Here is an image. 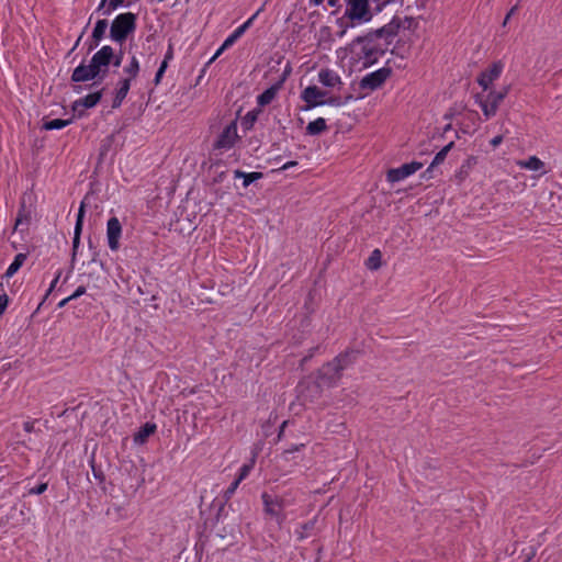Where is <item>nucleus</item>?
I'll use <instances>...</instances> for the list:
<instances>
[{"label":"nucleus","mask_w":562,"mask_h":562,"mask_svg":"<svg viewBox=\"0 0 562 562\" xmlns=\"http://www.w3.org/2000/svg\"><path fill=\"white\" fill-rule=\"evenodd\" d=\"M385 29H379L374 32L368 33L364 36H359L350 44L351 52L355 53L360 59H363V66H369L378 61L384 54V48L379 43L383 37Z\"/></svg>","instance_id":"nucleus-1"},{"label":"nucleus","mask_w":562,"mask_h":562,"mask_svg":"<svg viewBox=\"0 0 562 562\" xmlns=\"http://www.w3.org/2000/svg\"><path fill=\"white\" fill-rule=\"evenodd\" d=\"M345 14L353 25H363L373 18L370 0H345Z\"/></svg>","instance_id":"nucleus-2"},{"label":"nucleus","mask_w":562,"mask_h":562,"mask_svg":"<svg viewBox=\"0 0 562 562\" xmlns=\"http://www.w3.org/2000/svg\"><path fill=\"white\" fill-rule=\"evenodd\" d=\"M487 93H480L476 95V102L479 103L484 116L490 119L494 116L498 110L499 104L506 98L509 92V86L502 88L501 90H487Z\"/></svg>","instance_id":"nucleus-3"},{"label":"nucleus","mask_w":562,"mask_h":562,"mask_svg":"<svg viewBox=\"0 0 562 562\" xmlns=\"http://www.w3.org/2000/svg\"><path fill=\"white\" fill-rule=\"evenodd\" d=\"M135 14L131 12L119 14L110 29L111 38L119 43L124 42L127 35L135 30Z\"/></svg>","instance_id":"nucleus-4"},{"label":"nucleus","mask_w":562,"mask_h":562,"mask_svg":"<svg viewBox=\"0 0 562 562\" xmlns=\"http://www.w3.org/2000/svg\"><path fill=\"white\" fill-rule=\"evenodd\" d=\"M351 357L352 353H342L325 364L321 370L322 378L326 379L330 385L335 384L340 378L341 371L351 363Z\"/></svg>","instance_id":"nucleus-5"},{"label":"nucleus","mask_w":562,"mask_h":562,"mask_svg":"<svg viewBox=\"0 0 562 562\" xmlns=\"http://www.w3.org/2000/svg\"><path fill=\"white\" fill-rule=\"evenodd\" d=\"M325 97H326V92L321 90L316 86L306 87L301 94L302 100L307 103L306 109H312V108L323 105V104H331V105L340 104L338 98H331L329 100H324Z\"/></svg>","instance_id":"nucleus-6"},{"label":"nucleus","mask_w":562,"mask_h":562,"mask_svg":"<svg viewBox=\"0 0 562 562\" xmlns=\"http://www.w3.org/2000/svg\"><path fill=\"white\" fill-rule=\"evenodd\" d=\"M113 58V48L111 46L105 45L92 56L90 63L97 71V74H102V77H104V75L108 71V67L112 63Z\"/></svg>","instance_id":"nucleus-7"},{"label":"nucleus","mask_w":562,"mask_h":562,"mask_svg":"<svg viewBox=\"0 0 562 562\" xmlns=\"http://www.w3.org/2000/svg\"><path fill=\"white\" fill-rule=\"evenodd\" d=\"M390 68H380L371 74L364 76L360 81V88L369 91H373L380 88L385 80L390 77Z\"/></svg>","instance_id":"nucleus-8"},{"label":"nucleus","mask_w":562,"mask_h":562,"mask_svg":"<svg viewBox=\"0 0 562 562\" xmlns=\"http://www.w3.org/2000/svg\"><path fill=\"white\" fill-rule=\"evenodd\" d=\"M503 68V64L501 61H496L479 75L477 83L483 91H487L492 88L493 82L501 77Z\"/></svg>","instance_id":"nucleus-9"},{"label":"nucleus","mask_w":562,"mask_h":562,"mask_svg":"<svg viewBox=\"0 0 562 562\" xmlns=\"http://www.w3.org/2000/svg\"><path fill=\"white\" fill-rule=\"evenodd\" d=\"M422 168H423L422 162L412 161L409 164H404L398 168L390 169L387 171L386 178H387V181H390V182H398V181H402V180L406 179L407 177L414 175Z\"/></svg>","instance_id":"nucleus-10"},{"label":"nucleus","mask_w":562,"mask_h":562,"mask_svg":"<svg viewBox=\"0 0 562 562\" xmlns=\"http://www.w3.org/2000/svg\"><path fill=\"white\" fill-rule=\"evenodd\" d=\"M122 236V225L117 217H111L106 224V239L111 250L116 251L120 248V238Z\"/></svg>","instance_id":"nucleus-11"},{"label":"nucleus","mask_w":562,"mask_h":562,"mask_svg":"<svg viewBox=\"0 0 562 562\" xmlns=\"http://www.w3.org/2000/svg\"><path fill=\"white\" fill-rule=\"evenodd\" d=\"M237 138V126L235 123H231L223 130V132L218 136L215 143V147L220 149H229L234 146Z\"/></svg>","instance_id":"nucleus-12"},{"label":"nucleus","mask_w":562,"mask_h":562,"mask_svg":"<svg viewBox=\"0 0 562 562\" xmlns=\"http://www.w3.org/2000/svg\"><path fill=\"white\" fill-rule=\"evenodd\" d=\"M102 91H95L74 102L72 109L78 113V116H83L85 109H91L95 106L101 100Z\"/></svg>","instance_id":"nucleus-13"},{"label":"nucleus","mask_w":562,"mask_h":562,"mask_svg":"<svg viewBox=\"0 0 562 562\" xmlns=\"http://www.w3.org/2000/svg\"><path fill=\"white\" fill-rule=\"evenodd\" d=\"M516 165L521 169H527L530 171L538 172V177L546 175L548 169L546 168V164L539 159L537 156H530L524 160H517Z\"/></svg>","instance_id":"nucleus-14"},{"label":"nucleus","mask_w":562,"mask_h":562,"mask_svg":"<svg viewBox=\"0 0 562 562\" xmlns=\"http://www.w3.org/2000/svg\"><path fill=\"white\" fill-rule=\"evenodd\" d=\"M98 76L99 75L92 67L91 63L89 65L81 64L75 68L71 75V80L75 82L89 81L97 78Z\"/></svg>","instance_id":"nucleus-15"},{"label":"nucleus","mask_w":562,"mask_h":562,"mask_svg":"<svg viewBox=\"0 0 562 562\" xmlns=\"http://www.w3.org/2000/svg\"><path fill=\"white\" fill-rule=\"evenodd\" d=\"M131 88V81L121 78L116 85L115 89V95L113 99L112 108H119L121 106L123 100L126 98L128 90Z\"/></svg>","instance_id":"nucleus-16"},{"label":"nucleus","mask_w":562,"mask_h":562,"mask_svg":"<svg viewBox=\"0 0 562 562\" xmlns=\"http://www.w3.org/2000/svg\"><path fill=\"white\" fill-rule=\"evenodd\" d=\"M31 211L27 210L24 204H22L15 218L14 231H27L31 223Z\"/></svg>","instance_id":"nucleus-17"},{"label":"nucleus","mask_w":562,"mask_h":562,"mask_svg":"<svg viewBox=\"0 0 562 562\" xmlns=\"http://www.w3.org/2000/svg\"><path fill=\"white\" fill-rule=\"evenodd\" d=\"M139 72V61L135 55L131 56L128 64L123 67V79L134 80Z\"/></svg>","instance_id":"nucleus-18"},{"label":"nucleus","mask_w":562,"mask_h":562,"mask_svg":"<svg viewBox=\"0 0 562 562\" xmlns=\"http://www.w3.org/2000/svg\"><path fill=\"white\" fill-rule=\"evenodd\" d=\"M319 82L326 87H336L340 83V77L330 69H322L318 74Z\"/></svg>","instance_id":"nucleus-19"},{"label":"nucleus","mask_w":562,"mask_h":562,"mask_svg":"<svg viewBox=\"0 0 562 562\" xmlns=\"http://www.w3.org/2000/svg\"><path fill=\"white\" fill-rule=\"evenodd\" d=\"M262 498H263L266 512L269 515L273 516L279 524H281L284 519V517L281 514L282 509L278 508V506L276 505L277 503L269 495L263 494Z\"/></svg>","instance_id":"nucleus-20"},{"label":"nucleus","mask_w":562,"mask_h":562,"mask_svg":"<svg viewBox=\"0 0 562 562\" xmlns=\"http://www.w3.org/2000/svg\"><path fill=\"white\" fill-rule=\"evenodd\" d=\"M279 91V86H272L265 90L261 94L257 97V103L260 106H266L270 104L274 98L277 97V93Z\"/></svg>","instance_id":"nucleus-21"},{"label":"nucleus","mask_w":562,"mask_h":562,"mask_svg":"<svg viewBox=\"0 0 562 562\" xmlns=\"http://www.w3.org/2000/svg\"><path fill=\"white\" fill-rule=\"evenodd\" d=\"M156 430L155 424L146 423L134 436V441L136 443H144L147 438L153 435Z\"/></svg>","instance_id":"nucleus-22"},{"label":"nucleus","mask_w":562,"mask_h":562,"mask_svg":"<svg viewBox=\"0 0 562 562\" xmlns=\"http://www.w3.org/2000/svg\"><path fill=\"white\" fill-rule=\"evenodd\" d=\"M327 130V124L325 119L318 117L312 122H310L306 126V133L310 135H318Z\"/></svg>","instance_id":"nucleus-23"},{"label":"nucleus","mask_w":562,"mask_h":562,"mask_svg":"<svg viewBox=\"0 0 562 562\" xmlns=\"http://www.w3.org/2000/svg\"><path fill=\"white\" fill-rule=\"evenodd\" d=\"M25 259H26V255L25 254H22V252L18 254L14 257L13 262L7 269V271H5L3 277L8 278V279L13 277L18 272V270L22 267V265L24 263Z\"/></svg>","instance_id":"nucleus-24"},{"label":"nucleus","mask_w":562,"mask_h":562,"mask_svg":"<svg viewBox=\"0 0 562 562\" xmlns=\"http://www.w3.org/2000/svg\"><path fill=\"white\" fill-rule=\"evenodd\" d=\"M336 24L339 27L336 35L340 38L347 34L349 29L357 26V25L351 24L350 19L347 18L345 13L342 14V16H340L336 20Z\"/></svg>","instance_id":"nucleus-25"},{"label":"nucleus","mask_w":562,"mask_h":562,"mask_svg":"<svg viewBox=\"0 0 562 562\" xmlns=\"http://www.w3.org/2000/svg\"><path fill=\"white\" fill-rule=\"evenodd\" d=\"M382 254L379 249H374L368 258L366 266L370 270H378L381 267Z\"/></svg>","instance_id":"nucleus-26"},{"label":"nucleus","mask_w":562,"mask_h":562,"mask_svg":"<svg viewBox=\"0 0 562 562\" xmlns=\"http://www.w3.org/2000/svg\"><path fill=\"white\" fill-rule=\"evenodd\" d=\"M71 123L70 120L54 119L43 124V128L46 131L60 130L68 126Z\"/></svg>","instance_id":"nucleus-27"},{"label":"nucleus","mask_w":562,"mask_h":562,"mask_svg":"<svg viewBox=\"0 0 562 562\" xmlns=\"http://www.w3.org/2000/svg\"><path fill=\"white\" fill-rule=\"evenodd\" d=\"M235 177L236 178H244V187H248L251 182H254L255 180L261 178V173L260 172H250V173H245L243 171H239V170H236L235 171Z\"/></svg>","instance_id":"nucleus-28"},{"label":"nucleus","mask_w":562,"mask_h":562,"mask_svg":"<svg viewBox=\"0 0 562 562\" xmlns=\"http://www.w3.org/2000/svg\"><path fill=\"white\" fill-rule=\"evenodd\" d=\"M108 27V22L105 20H99L95 23V26L92 32V37L99 42L103 36Z\"/></svg>","instance_id":"nucleus-29"},{"label":"nucleus","mask_w":562,"mask_h":562,"mask_svg":"<svg viewBox=\"0 0 562 562\" xmlns=\"http://www.w3.org/2000/svg\"><path fill=\"white\" fill-rule=\"evenodd\" d=\"M452 146L453 143H450L447 146H445L439 153H437L428 170H430L432 167L437 165H440L445 160L447 154L449 153Z\"/></svg>","instance_id":"nucleus-30"},{"label":"nucleus","mask_w":562,"mask_h":562,"mask_svg":"<svg viewBox=\"0 0 562 562\" xmlns=\"http://www.w3.org/2000/svg\"><path fill=\"white\" fill-rule=\"evenodd\" d=\"M254 464H255V458H252V459H251V461H250L249 463L244 464V465L240 468V472H239L238 477H237V480H238L239 482H241L243 480H245V479L248 476L249 472H250V471L252 470V468H254Z\"/></svg>","instance_id":"nucleus-31"},{"label":"nucleus","mask_w":562,"mask_h":562,"mask_svg":"<svg viewBox=\"0 0 562 562\" xmlns=\"http://www.w3.org/2000/svg\"><path fill=\"white\" fill-rule=\"evenodd\" d=\"M240 484V482L236 479L231 485L225 491L224 493V497L226 501H228L235 493V491L237 490L238 485Z\"/></svg>","instance_id":"nucleus-32"},{"label":"nucleus","mask_w":562,"mask_h":562,"mask_svg":"<svg viewBox=\"0 0 562 562\" xmlns=\"http://www.w3.org/2000/svg\"><path fill=\"white\" fill-rule=\"evenodd\" d=\"M132 0H110L109 8L104 12L105 14H109L112 10L116 9L117 7L130 3Z\"/></svg>","instance_id":"nucleus-33"},{"label":"nucleus","mask_w":562,"mask_h":562,"mask_svg":"<svg viewBox=\"0 0 562 562\" xmlns=\"http://www.w3.org/2000/svg\"><path fill=\"white\" fill-rule=\"evenodd\" d=\"M168 65H167V60H162L160 67L158 68L157 72H156V76H155V83L158 85L167 69Z\"/></svg>","instance_id":"nucleus-34"},{"label":"nucleus","mask_w":562,"mask_h":562,"mask_svg":"<svg viewBox=\"0 0 562 562\" xmlns=\"http://www.w3.org/2000/svg\"><path fill=\"white\" fill-rule=\"evenodd\" d=\"M81 229L82 228H80V224L75 226V234H74V240H72L74 254L76 252V250L79 246V243H80Z\"/></svg>","instance_id":"nucleus-35"},{"label":"nucleus","mask_w":562,"mask_h":562,"mask_svg":"<svg viewBox=\"0 0 562 562\" xmlns=\"http://www.w3.org/2000/svg\"><path fill=\"white\" fill-rule=\"evenodd\" d=\"M9 304V297L8 295L3 292L2 294H0V316L3 314V312L5 311L7 306Z\"/></svg>","instance_id":"nucleus-36"},{"label":"nucleus","mask_w":562,"mask_h":562,"mask_svg":"<svg viewBox=\"0 0 562 562\" xmlns=\"http://www.w3.org/2000/svg\"><path fill=\"white\" fill-rule=\"evenodd\" d=\"M237 40H238V38H236V37L234 36V34L232 33V34H231V35H229V36L224 41V43L222 44V49H227V48H229L231 46H233V45L236 43V41H237Z\"/></svg>","instance_id":"nucleus-37"},{"label":"nucleus","mask_w":562,"mask_h":562,"mask_svg":"<svg viewBox=\"0 0 562 562\" xmlns=\"http://www.w3.org/2000/svg\"><path fill=\"white\" fill-rule=\"evenodd\" d=\"M277 504L278 508L283 509L288 505H290V501L285 497H274L272 498Z\"/></svg>","instance_id":"nucleus-38"},{"label":"nucleus","mask_w":562,"mask_h":562,"mask_svg":"<svg viewBox=\"0 0 562 562\" xmlns=\"http://www.w3.org/2000/svg\"><path fill=\"white\" fill-rule=\"evenodd\" d=\"M46 490H47V483H41L40 485L31 488L30 493L40 495V494H43Z\"/></svg>","instance_id":"nucleus-39"},{"label":"nucleus","mask_w":562,"mask_h":562,"mask_svg":"<svg viewBox=\"0 0 562 562\" xmlns=\"http://www.w3.org/2000/svg\"><path fill=\"white\" fill-rule=\"evenodd\" d=\"M83 216H85V203L82 202L79 207L78 215H77V222H76V225L80 224V228H82Z\"/></svg>","instance_id":"nucleus-40"},{"label":"nucleus","mask_w":562,"mask_h":562,"mask_svg":"<svg viewBox=\"0 0 562 562\" xmlns=\"http://www.w3.org/2000/svg\"><path fill=\"white\" fill-rule=\"evenodd\" d=\"M247 30V24L243 23L233 32V34L236 38H240Z\"/></svg>","instance_id":"nucleus-41"},{"label":"nucleus","mask_w":562,"mask_h":562,"mask_svg":"<svg viewBox=\"0 0 562 562\" xmlns=\"http://www.w3.org/2000/svg\"><path fill=\"white\" fill-rule=\"evenodd\" d=\"M85 293H86V288L78 286L77 290L71 295H69V299H72V300L78 299L79 296H81Z\"/></svg>","instance_id":"nucleus-42"},{"label":"nucleus","mask_w":562,"mask_h":562,"mask_svg":"<svg viewBox=\"0 0 562 562\" xmlns=\"http://www.w3.org/2000/svg\"><path fill=\"white\" fill-rule=\"evenodd\" d=\"M303 447H304V445H296V446H294L293 448L285 450V451L283 452V457H284L285 459H288V456H289L290 453H292V452H294V451H299V450H300L301 448H303Z\"/></svg>","instance_id":"nucleus-43"},{"label":"nucleus","mask_w":562,"mask_h":562,"mask_svg":"<svg viewBox=\"0 0 562 562\" xmlns=\"http://www.w3.org/2000/svg\"><path fill=\"white\" fill-rule=\"evenodd\" d=\"M122 57H123L122 50L117 55L114 54V58L111 64H113L115 67H119L122 63Z\"/></svg>","instance_id":"nucleus-44"},{"label":"nucleus","mask_w":562,"mask_h":562,"mask_svg":"<svg viewBox=\"0 0 562 562\" xmlns=\"http://www.w3.org/2000/svg\"><path fill=\"white\" fill-rule=\"evenodd\" d=\"M503 142V137L501 135H497L491 139V145L493 147H497Z\"/></svg>","instance_id":"nucleus-45"},{"label":"nucleus","mask_w":562,"mask_h":562,"mask_svg":"<svg viewBox=\"0 0 562 562\" xmlns=\"http://www.w3.org/2000/svg\"><path fill=\"white\" fill-rule=\"evenodd\" d=\"M259 15V12H255L246 22H244V24H247V29H249L254 21L257 19V16Z\"/></svg>","instance_id":"nucleus-46"},{"label":"nucleus","mask_w":562,"mask_h":562,"mask_svg":"<svg viewBox=\"0 0 562 562\" xmlns=\"http://www.w3.org/2000/svg\"><path fill=\"white\" fill-rule=\"evenodd\" d=\"M296 165H297V162H296V161H294V160H292V161H288V162H286V164H284L280 169H281V170H286V169H289V168H291V167H294V166H296Z\"/></svg>","instance_id":"nucleus-47"},{"label":"nucleus","mask_w":562,"mask_h":562,"mask_svg":"<svg viewBox=\"0 0 562 562\" xmlns=\"http://www.w3.org/2000/svg\"><path fill=\"white\" fill-rule=\"evenodd\" d=\"M225 49H222V45L220 46V48L216 50V53L214 54V56L211 58L210 63L214 61L218 56H221L223 54Z\"/></svg>","instance_id":"nucleus-48"},{"label":"nucleus","mask_w":562,"mask_h":562,"mask_svg":"<svg viewBox=\"0 0 562 562\" xmlns=\"http://www.w3.org/2000/svg\"><path fill=\"white\" fill-rule=\"evenodd\" d=\"M72 301V299H69V296H67L66 299L61 300L59 303H58V307H64L68 302Z\"/></svg>","instance_id":"nucleus-49"},{"label":"nucleus","mask_w":562,"mask_h":562,"mask_svg":"<svg viewBox=\"0 0 562 562\" xmlns=\"http://www.w3.org/2000/svg\"><path fill=\"white\" fill-rule=\"evenodd\" d=\"M171 58H172V48H171V46H169V49H168L164 60H167V63H168L169 59H171Z\"/></svg>","instance_id":"nucleus-50"},{"label":"nucleus","mask_w":562,"mask_h":562,"mask_svg":"<svg viewBox=\"0 0 562 562\" xmlns=\"http://www.w3.org/2000/svg\"><path fill=\"white\" fill-rule=\"evenodd\" d=\"M58 279H59V274L53 280V282L48 289V293H50L52 290L55 288L56 283L58 282Z\"/></svg>","instance_id":"nucleus-51"},{"label":"nucleus","mask_w":562,"mask_h":562,"mask_svg":"<svg viewBox=\"0 0 562 562\" xmlns=\"http://www.w3.org/2000/svg\"><path fill=\"white\" fill-rule=\"evenodd\" d=\"M24 429L30 432L33 430V425L31 423H24Z\"/></svg>","instance_id":"nucleus-52"},{"label":"nucleus","mask_w":562,"mask_h":562,"mask_svg":"<svg viewBox=\"0 0 562 562\" xmlns=\"http://www.w3.org/2000/svg\"><path fill=\"white\" fill-rule=\"evenodd\" d=\"M515 9H516V8H513V9L509 11V13L506 15V19H505L504 23H506L507 21H509L510 15H513V13H514Z\"/></svg>","instance_id":"nucleus-53"},{"label":"nucleus","mask_w":562,"mask_h":562,"mask_svg":"<svg viewBox=\"0 0 562 562\" xmlns=\"http://www.w3.org/2000/svg\"><path fill=\"white\" fill-rule=\"evenodd\" d=\"M515 9H516V8H513V9L509 11V13L506 15V19H505L504 23H506L507 21H509L510 15H513V13H514Z\"/></svg>","instance_id":"nucleus-54"},{"label":"nucleus","mask_w":562,"mask_h":562,"mask_svg":"<svg viewBox=\"0 0 562 562\" xmlns=\"http://www.w3.org/2000/svg\"><path fill=\"white\" fill-rule=\"evenodd\" d=\"M515 9H516V8H513V9L509 11V13L506 15V19H505L504 23H506L507 21H509L510 15H513V13H514Z\"/></svg>","instance_id":"nucleus-55"},{"label":"nucleus","mask_w":562,"mask_h":562,"mask_svg":"<svg viewBox=\"0 0 562 562\" xmlns=\"http://www.w3.org/2000/svg\"><path fill=\"white\" fill-rule=\"evenodd\" d=\"M286 425H288V422H283V423H282V425H281V427H280V434H279V437L282 435V432H283V430H284V428H285V426H286Z\"/></svg>","instance_id":"nucleus-56"},{"label":"nucleus","mask_w":562,"mask_h":562,"mask_svg":"<svg viewBox=\"0 0 562 562\" xmlns=\"http://www.w3.org/2000/svg\"><path fill=\"white\" fill-rule=\"evenodd\" d=\"M337 3H338V0H328V4H329L330 7H336V5H337Z\"/></svg>","instance_id":"nucleus-57"},{"label":"nucleus","mask_w":562,"mask_h":562,"mask_svg":"<svg viewBox=\"0 0 562 562\" xmlns=\"http://www.w3.org/2000/svg\"><path fill=\"white\" fill-rule=\"evenodd\" d=\"M313 527L312 524H305L302 528H303V531H306L308 529H311Z\"/></svg>","instance_id":"nucleus-58"},{"label":"nucleus","mask_w":562,"mask_h":562,"mask_svg":"<svg viewBox=\"0 0 562 562\" xmlns=\"http://www.w3.org/2000/svg\"><path fill=\"white\" fill-rule=\"evenodd\" d=\"M323 2V0H311V3L314 5H319Z\"/></svg>","instance_id":"nucleus-59"},{"label":"nucleus","mask_w":562,"mask_h":562,"mask_svg":"<svg viewBox=\"0 0 562 562\" xmlns=\"http://www.w3.org/2000/svg\"><path fill=\"white\" fill-rule=\"evenodd\" d=\"M297 535H299V538H300V539H303V538L305 537L304 531H300V532H297Z\"/></svg>","instance_id":"nucleus-60"},{"label":"nucleus","mask_w":562,"mask_h":562,"mask_svg":"<svg viewBox=\"0 0 562 562\" xmlns=\"http://www.w3.org/2000/svg\"><path fill=\"white\" fill-rule=\"evenodd\" d=\"M265 10V4L261 5L260 8H258V10L256 12H259V14Z\"/></svg>","instance_id":"nucleus-61"},{"label":"nucleus","mask_w":562,"mask_h":562,"mask_svg":"<svg viewBox=\"0 0 562 562\" xmlns=\"http://www.w3.org/2000/svg\"><path fill=\"white\" fill-rule=\"evenodd\" d=\"M105 0L101 1L100 9L104 5Z\"/></svg>","instance_id":"nucleus-62"}]
</instances>
